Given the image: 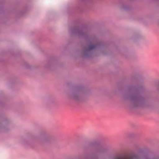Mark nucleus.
<instances>
[{
	"mask_svg": "<svg viewBox=\"0 0 159 159\" xmlns=\"http://www.w3.org/2000/svg\"><path fill=\"white\" fill-rule=\"evenodd\" d=\"M131 99L133 102L134 107H138L140 106L141 102L139 97L138 96H134L131 97Z\"/></svg>",
	"mask_w": 159,
	"mask_h": 159,
	"instance_id": "1",
	"label": "nucleus"
},
{
	"mask_svg": "<svg viewBox=\"0 0 159 159\" xmlns=\"http://www.w3.org/2000/svg\"><path fill=\"white\" fill-rule=\"evenodd\" d=\"M95 47V46L94 45H92V46H91L90 48H89V49H92L93 48H94Z\"/></svg>",
	"mask_w": 159,
	"mask_h": 159,
	"instance_id": "2",
	"label": "nucleus"
},
{
	"mask_svg": "<svg viewBox=\"0 0 159 159\" xmlns=\"http://www.w3.org/2000/svg\"><path fill=\"white\" fill-rule=\"evenodd\" d=\"M124 98H126L125 97H124Z\"/></svg>",
	"mask_w": 159,
	"mask_h": 159,
	"instance_id": "3",
	"label": "nucleus"
}]
</instances>
